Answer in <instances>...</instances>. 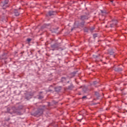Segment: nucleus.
<instances>
[{"instance_id": "1", "label": "nucleus", "mask_w": 127, "mask_h": 127, "mask_svg": "<svg viewBox=\"0 0 127 127\" xmlns=\"http://www.w3.org/2000/svg\"><path fill=\"white\" fill-rule=\"evenodd\" d=\"M45 110V106H40V107L38 109L37 111L34 113V116L35 117H40L41 115L43 114V112Z\"/></svg>"}, {"instance_id": "2", "label": "nucleus", "mask_w": 127, "mask_h": 127, "mask_svg": "<svg viewBox=\"0 0 127 127\" xmlns=\"http://www.w3.org/2000/svg\"><path fill=\"white\" fill-rule=\"evenodd\" d=\"M7 112L11 115H13V114H16L17 115H20V112L18 111V110L15 108V107H13L11 109L9 108L7 109Z\"/></svg>"}, {"instance_id": "3", "label": "nucleus", "mask_w": 127, "mask_h": 127, "mask_svg": "<svg viewBox=\"0 0 127 127\" xmlns=\"http://www.w3.org/2000/svg\"><path fill=\"white\" fill-rule=\"evenodd\" d=\"M60 46H61L60 43H55L53 45H51V48L52 49V50L53 51H54V50H57Z\"/></svg>"}, {"instance_id": "4", "label": "nucleus", "mask_w": 127, "mask_h": 127, "mask_svg": "<svg viewBox=\"0 0 127 127\" xmlns=\"http://www.w3.org/2000/svg\"><path fill=\"white\" fill-rule=\"evenodd\" d=\"M1 6L3 7V8H5L9 6L8 0H3L0 3Z\"/></svg>"}, {"instance_id": "5", "label": "nucleus", "mask_w": 127, "mask_h": 127, "mask_svg": "<svg viewBox=\"0 0 127 127\" xmlns=\"http://www.w3.org/2000/svg\"><path fill=\"white\" fill-rule=\"evenodd\" d=\"M118 24V20H112V23L110 24V27H116L117 25Z\"/></svg>"}, {"instance_id": "6", "label": "nucleus", "mask_w": 127, "mask_h": 127, "mask_svg": "<svg viewBox=\"0 0 127 127\" xmlns=\"http://www.w3.org/2000/svg\"><path fill=\"white\" fill-rule=\"evenodd\" d=\"M89 14L81 15L80 17L81 20L84 21V20H87V19H89Z\"/></svg>"}, {"instance_id": "7", "label": "nucleus", "mask_w": 127, "mask_h": 127, "mask_svg": "<svg viewBox=\"0 0 127 127\" xmlns=\"http://www.w3.org/2000/svg\"><path fill=\"white\" fill-rule=\"evenodd\" d=\"M115 71L116 72H121V71H123V69L121 67H116L115 68Z\"/></svg>"}, {"instance_id": "8", "label": "nucleus", "mask_w": 127, "mask_h": 127, "mask_svg": "<svg viewBox=\"0 0 127 127\" xmlns=\"http://www.w3.org/2000/svg\"><path fill=\"white\" fill-rule=\"evenodd\" d=\"M57 12L56 11H50L49 12V15H50V16H51V15H54L55 14H56Z\"/></svg>"}, {"instance_id": "9", "label": "nucleus", "mask_w": 127, "mask_h": 127, "mask_svg": "<svg viewBox=\"0 0 127 127\" xmlns=\"http://www.w3.org/2000/svg\"><path fill=\"white\" fill-rule=\"evenodd\" d=\"M61 89H62L61 86L56 87L55 91H56V92H59V91L61 90Z\"/></svg>"}, {"instance_id": "10", "label": "nucleus", "mask_w": 127, "mask_h": 127, "mask_svg": "<svg viewBox=\"0 0 127 127\" xmlns=\"http://www.w3.org/2000/svg\"><path fill=\"white\" fill-rule=\"evenodd\" d=\"M14 13L16 16H18V15H19V12H18L17 10H15L14 11Z\"/></svg>"}, {"instance_id": "11", "label": "nucleus", "mask_w": 127, "mask_h": 127, "mask_svg": "<svg viewBox=\"0 0 127 127\" xmlns=\"http://www.w3.org/2000/svg\"><path fill=\"white\" fill-rule=\"evenodd\" d=\"M97 84H99V81H95L93 82V85L94 86V87H97L99 86L97 85Z\"/></svg>"}, {"instance_id": "12", "label": "nucleus", "mask_w": 127, "mask_h": 127, "mask_svg": "<svg viewBox=\"0 0 127 127\" xmlns=\"http://www.w3.org/2000/svg\"><path fill=\"white\" fill-rule=\"evenodd\" d=\"M49 26V24H45L43 26L41 27V29L47 28V26Z\"/></svg>"}, {"instance_id": "13", "label": "nucleus", "mask_w": 127, "mask_h": 127, "mask_svg": "<svg viewBox=\"0 0 127 127\" xmlns=\"http://www.w3.org/2000/svg\"><path fill=\"white\" fill-rule=\"evenodd\" d=\"M84 24H85V21H83L80 23L79 24V26H81V27H83L84 26Z\"/></svg>"}, {"instance_id": "14", "label": "nucleus", "mask_w": 127, "mask_h": 127, "mask_svg": "<svg viewBox=\"0 0 127 127\" xmlns=\"http://www.w3.org/2000/svg\"><path fill=\"white\" fill-rule=\"evenodd\" d=\"M108 53L110 54V55H113L115 52H114L113 50H110L109 51Z\"/></svg>"}, {"instance_id": "15", "label": "nucleus", "mask_w": 127, "mask_h": 127, "mask_svg": "<svg viewBox=\"0 0 127 127\" xmlns=\"http://www.w3.org/2000/svg\"><path fill=\"white\" fill-rule=\"evenodd\" d=\"M73 84H71L68 86V89H69V90H71V89H73Z\"/></svg>"}, {"instance_id": "16", "label": "nucleus", "mask_w": 127, "mask_h": 127, "mask_svg": "<svg viewBox=\"0 0 127 127\" xmlns=\"http://www.w3.org/2000/svg\"><path fill=\"white\" fill-rule=\"evenodd\" d=\"M83 91L84 93H86L87 92V87H83Z\"/></svg>"}, {"instance_id": "17", "label": "nucleus", "mask_w": 127, "mask_h": 127, "mask_svg": "<svg viewBox=\"0 0 127 127\" xmlns=\"http://www.w3.org/2000/svg\"><path fill=\"white\" fill-rule=\"evenodd\" d=\"M75 75H76V72H73L71 74V77H74Z\"/></svg>"}, {"instance_id": "18", "label": "nucleus", "mask_w": 127, "mask_h": 127, "mask_svg": "<svg viewBox=\"0 0 127 127\" xmlns=\"http://www.w3.org/2000/svg\"><path fill=\"white\" fill-rule=\"evenodd\" d=\"M89 29L91 32H93V31H94V30L95 29V28L92 27V28H90Z\"/></svg>"}, {"instance_id": "19", "label": "nucleus", "mask_w": 127, "mask_h": 127, "mask_svg": "<svg viewBox=\"0 0 127 127\" xmlns=\"http://www.w3.org/2000/svg\"><path fill=\"white\" fill-rule=\"evenodd\" d=\"M95 96H97V97H100V95L99 94V92H95Z\"/></svg>"}, {"instance_id": "20", "label": "nucleus", "mask_w": 127, "mask_h": 127, "mask_svg": "<svg viewBox=\"0 0 127 127\" xmlns=\"http://www.w3.org/2000/svg\"><path fill=\"white\" fill-rule=\"evenodd\" d=\"M65 81H66V78H65V77H62V82H65Z\"/></svg>"}, {"instance_id": "21", "label": "nucleus", "mask_w": 127, "mask_h": 127, "mask_svg": "<svg viewBox=\"0 0 127 127\" xmlns=\"http://www.w3.org/2000/svg\"><path fill=\"white\" fill-rule=\"evenodd\" d=\"M101 13H104L105 14H107V12L106 11V10H104V11H103V10H101Z\"/></svg>"}, {"instance_id": "22", "label": "nucleus", "mask_w": 127, "mask_h": 127, "mask_svg": "<svg viewBox=\"0 0 127 127\" xmlns=\"http://www.w3.org/2000/svg\"><path fill=\"white\" fill-rule=\"evenodd\" d=\"M32 39L30 38H28L27 39V41L29 43V42H30V41H31Z\"/></svg>"}, {"instance_id": "23", "label": "nucleus", "mask_w": 127, "mask_h": 127, "mask_svg": "<svg viewBox=\"0 0 127 127\" xmlns=\"http://www.w3.org/2000/svg\"><path fill=\"white\" fill-rule=\"evenodd\" d=\"M97 36H98V35L97 34H93V38H96V37H97Z\"/></svg>"}, {"instance_id": "24", "label": "nucleus", "mask_w": 127, "mask_h": 127, "mask_svg": "<svg viewBox=\"0 0 127 127\" xmlns=\"http://www.w3.org/2000/svg\"><path fill=\"white\" fill-rule=\"evenodd\" d=\"M40 100H42V99H43V97L41 96H39V98H38Z\"/></svg>"}, {"instance_id": "25", "label": "nucleus", "mask_w": 127, "mask_h": 127, "mask_svg": "<svg viewBox=\"0 0 127 127\" xmlns=\"http://www.w3.org/2000/svg\"><path fill=\"white\" fill-rule=\"evenodd\" d=\"M84 31L85 32H88V29H85Z\"/></svg>"}, {"instance_id": "26", "label": "nucleus", "mask_w": 127, "mask_h": 127, "mask_svg": "<svg viewBox=\"0 0 127 127\" xmlns=\"http://www.w3.org/2000/svg\"><path fill=\"white\" fill-rule=\"evenodd\" d=\"M64 49H62V48H59V50L61 51H62V50H63Z\"/></svg>"}, {"instance_id": "27", "label": "nucleus", "mask_w": 127, "mask_h": 127, "mask_svg": "<svg viewBox=\"0 0 127 127\" xmlns=\"http://www.w3.org/2000/svg\"><path fill=\"white\" fill-rule=\"evenodd\" d=\"M86 98H87L86 96L82 97V99H86Z\"/></svg>"}, {"instance_id": "28", "label": "nucleus", "mask_w": 127, "mask_h": 127, "mask_svg": "<svg viewBox=\"0 0 127 127\" xmlns=\"http://www.w3.org/2000/svg\"><path fill=\"white\" fill-rule=\"evenodd\" d=\"M74 29H75V28H74V27L72 28L71 29V31H73V30H74Z\"/></svg>"}, {"instance_id": "29", "label": "nucleus", "mask_w": 127, "mask_h": 127, "mask_svg": "<svg viewBox=\"0 0 127 127\" xmlns=\"http://www.w3.org/2000/svg\"><path fill=\"white\" fill-rule=\"evenodd\" d=\"M111 2H112V3L114 2V1L113 0H111Z\"/></svg>"}, {"instance_id": "30", "label": "nucleus", "mask_w": 127, "mask_h": 127, "mask_svg": "<svg viewBox=\"0 0 127 127\" xmlns=\"http://www.w3.org/2000/svg\"><path fill=\"white\" fill-rule=\"evenodd\" d=\"M52 40V42H53V41H53V40Z\"/></svg>"}, {"instance_id": "31", "label": "nucleus", "mask_w": 127, "mask_h": 127, "mask_svg": "<svg viewBox=\"0 0 127 127\" xmlns=\"http://www.w3.org/2000/svg\"><path fill=\"white\" fill-rule=\"evenodd\" d=\"M106 27H108V26L106 25Z\"/></svg>"}, {"instance_id": "32", "label": "nucleus", "mask_w": 127, "mask_h": 127, "mask_svg": "<svg viewBox=\"0 0 127 127\" xmlns=\"http://www.w3.org/2000/svg\"><path fill=\"white\" fill-rule=\"evenodd\" d=\"M67 83H69V81H67Z\"/></svg>"}, {"instance_id": "33", "label": "nucleus", "mask_w": 127, "mask_h": 127, "mask_svg": "<svg viewBox=\"0 0 127 127\" xmlns=\"http://www.w3.org/2000/svg\"><path fill=\"white\" fill-rule=\"evenodd\" d=\"M79 95H81V94L79 93Z\"/></svg>"}, {"instance_id": "34", "label": "nucleus", "mask_w": 127, "mask_h": 127, "mask_svg": "<svg viewBox=\"0 0 127 127\" xmlns=\"http://www.w3.org/2000/svg\"><path fill=\"white\" fill-rule=\"evenodd\" d=\"M49 106H50V104H49Z\"/></svg>"}]
</instances>
